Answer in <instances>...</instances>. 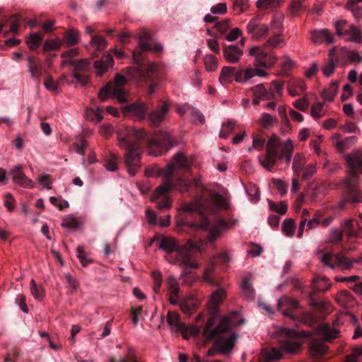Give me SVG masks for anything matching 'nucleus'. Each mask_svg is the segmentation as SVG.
Wrapping results in <instances>:
<instances>
[{"label": "nucleus", "mask_w": 362, "mask_h": 362, "mask_svg": "<svg viewBox=\"0 0 362 362\" xmlns=\"http://www.w3.org/2000/svg\"><path fill=\"white\" fill-rule=\"evenodd\" d=\"M76 252H78L76 257H78L83 267H86L88 264L93 262L92 259H87L86 257H84L83 246H78V247H76Z\"/></svg>", "instance_id": "680f3d73"}, {"label": "nucleus", "mask_w": 362, "mask_h": 362, "mask_svg": "<svg viewBox=\"0 0 362 362\" xmlns=\"http://www.w3.org/2000/svg\"><path fill=\"white\" fill-rule=\"evenodd\" d=\"M357 141V136H346L343 139H340L335 143V146L337 150L339 151H343L351 147L353 144H354Z\"/></svg>", "instance_id": "e433bc0d"}, {"label": "nucleus", "mask_w": 362, "mask_h": 362, "mask_svg": "<svg viewBox=\"0 0 362 362\" xmlns=\"http://www.w3.org/2000/svg\"><path fill=\"white\" fill-rule=\"evenodd\" d=\"M266 88H272L274 90V98H276L277 96L281 95L282 91V83L280 82H277L276 81H274L272 84L264 83Z\"/></svg>", "instance_id": "052dcab7"}, {"label": "nucleus", "mask_w": 362, "mask_h": 362, "mask_svg": "<svg viewBox=\"0 0 362 362\" xmlns=\"http://www.w3.org/2000/svg\"><path fill=\"white\" fill-rule=\"evenodd\" d=\"M251 91L255 96L253 100V105H259V101L269 100L274 98V90L272 87L266 88L264 83H259L251 88Z\"/></svg>", "instance_id": "2eb2a0df"}, {"label": "nucleus", "mask_w": 362, "mask_h": 362, "mask_svg": "<svg viewBox=\"0 0 362 362\" xmlns=\"http://www.w3.org/2000/svg\"><path fill=\"white\" fill-rule=\"evenodd\" d=\"M281 334L287 338V340H285L283 344H281V347H283L286 351L288 354H293L299 349V344L291 341V339H296L297 336H298L295 330L288 328H283V329H281Z\"/></svg>", "instance_id": "f3484780"}, {"label": "nucleus", "mask_w": 362, "mask_h": 362, "mask_svg": "<svg viewBox=\"0 0 362 362\" xmlns=\"http://www.w3.org/2000/svg\"><path fill=\"white\" fill-rule=\"evenodd\" d=\"M62 66H71L74 67V74L72 76L83 86H86L89 83L90 78L86 74H81L78 71L81 72H89L90 69V62L88 59H83L78 60L74 59H64L62 62Z\"/></svg>", "instance_id": "f8f14e48"}, {"label": "nucleus", "mask_w": 362, "mask_h": 362, "mask_svg": "<svg viewBox=\"0 0 362 362\" xmlns=\"http://www.w3.org/2000/svg\"><path fill=\"white\" fill-rule=\"evenodd\" d=\"M247 33L251 35L252 38L255 40H263L267 36L269 28L266 24H261L258 19L254 18L247 25Z\"/></svg>", "instance_id": "4468645a"}, {"label": "nucleus", "mask_w": 362, "mask_h": 362, "mask_svg": "<svg viewBox=\"0 0 362 362\" xmlns=\"http://www.w3.org/2000/svg\"><path fill=\"white\" fill-rule=\"evenodd\" d=\"M343 230L340 228H335L329 232L328 243L331 244H337L342 241Z\"/></svg>", "instance_id": "49530a36"}, {"label": "nucleus", "mask_w": 362, "mask_h": 362, "mask_svg": "<svg viewBox=\"0 0 362 362\" xmlns=\"http://www.w3.org/2000/svg\"><path fill=\"white\" fill-rule=\"evenodd\" d=\"M236 72V68L233 66L223 67L221 74H219V81L221 84H226L233 79V75Z\"/></svg>", "instance_id": "72a5a7b5"}, {"label": "nucleus", "mask_w": 362, "mask_h": 362, "mask_svg": "<svg viewBox=\"0 0 362 362\" xmlns=\"http://www.w3.org/2000/svg\"><path fill=\"white\" fill-rule=\"evenodd\" d=\"M328 350V346L320 340H313L310 343L309 351L310 356L314 358H319L324 356Z\"/></svg>", "instance_id": "a878e982"}, {"label": "nucleus", "mask_w": 362, "mask_h": 362, "mask_svg": "<svg viewBox=\"0 0 362 362\" xmlns=\"http://www.w3.org/2000/svg\"><path fill=\"white\" fill-rule=\"evenodd\" d=\"M166 320L168 325L173 327L175 332H181L184 336H185L187 327L185 326V324L182 323L177 313L168 311Z\"/></svg>", "instance_id": "412c9836"}, {"label": "nucleus", "mask_w": 362, "mask_h": 362, "mask_svg": "<svg viewBox=\"0 0 362 362\" xmlns=\"http://www.w3.org/2000/svg\"><path fill=\"white\" fill-rule=\"evenodd\" d=\"M346 160L350 169V175L342 182V199L339 203L341 209L346 208V203L357 204L362 202V191L358 187V173L362 174V152L358 151L347 154Z\"/></svg>", "instance_id": "39448f33"}, {"label": "nucleus", "mask_w": 362, "mask_h": 362, "mask_svg": "<svg viewBox=\"0 0 362 362\" xmlns=\"http://www.w3.org/2000/svg\"><path fill=\"white\" fill-rule=\"evenodd\" d=\"M249 54L255 57V66L269 69L274 65L276 57L273 54H267L262 51V48L254 47L249 51Z\"/></svg>", "instance_id": "ddd939ff"}, {"label": "nucleus", "mask_w": 362, "mask_h": 362, "mask_svg": "<svg viewBox=\"0 0 362 362\" xmlns=\"http://www.w3.org/2000/svg\"><path fill=\"white\" fill-rule=\"evenodd\" d=\"M87 119L93 122H100L103 119L101 110H89L87 112Z\"/></svg>", "instance_id": "4d7b16f0"}, {"label": "nucleus", "mask_w": 362, "mask_h": 362, "mask_svg": "<svg viewBox=\"0 0 362 362\" xmlns=\"http://www.w3.org/2000/svg\"><path fill=\"white\" fill-rule=\"evenodd\" d=\"M284 40L280 34H274L273 36L267 39L264 43V47L267 49H276L280 47Z\"/></svg>", "instance_id": "ea45409f"}, {"label": "nucleus", "mask_w": 362, "mask_h": 362, "mask_svg": "<svg viewBox=\"0 0 362 362\" xmlns=\"http://www.w3.org/2000/svg\"><path fill=\"white\" fill-rule=\"evenodd\" d=\"M126 84L127 78L119 74H116L114 81H110L101 88L98 92V98L101 102H104L106 98L112 97L117 99L120 103H127L128 92L124 87Z\"/></svg>", "instance_id": "1a4fd4ad"}, {"label": "nucleus", "mask_w": 362, "mask_h": 362, "mask_svg": "<svg viewBox=\"0 0 362 362\" xmlns=\"http://www.w3.org/2000/svg\"><path fill=\"white\" fill-rule=\"evenodd\" d=\"M104 167L109 171H115L118 167V158L114 154H110L105 160Z\"/></svg>", "instance_id": "8fccbe9b"}, {"label": "nucleus", "mask_w": 362, "mask_h": 362, "mask_svg": "<svg viewBox=\"0 0 362 362\" xmlns=\"http://www.w3.org/2000/svg\"><path fill=\"white\" fill-rule=\"evenodd\" d=\"M159 248L167 252L168 254L175 252L177 261L185 267L186 269L197 268V263L192 260V255L189 249L187 247H180L174 239L163 238Z\"/></svg>", "instance_id": "6e6552de"}, {"label": "nucleus", "mask_w": 362, "mask_h": 362, "mask_svg": "<svg viewBox=\"0 0 362 362\" xmlns=\"http://www.w3.org/2000/svg\"><path fill=\"white\" fill-rule=\"evenodd\" d=\"M187 168L189 167V161L182 153H178L173 157V163L167 165L164 168H159L156 166L145 170L146 176H164L165 181L163 185L156 187V193L158 195L168 193L170 190L175 189L182 192L188 191L190 184L188 181L182 177L173 178L175 167Z\"/></svg>", "instance_id": "20e7f679"}, {"label": "nucleus", "mask_w": 362, "mask_h": 362, "mask_svg": "<svg viewBox=\"0 0 362 362\" xmlns=\"http://www.w3.org/2000/svg\"><path fill=\"white\" fill-rule=\"evenodd\" d=\"M265 144V138L259 135L255 134L253 137V148L255 149L262 150L264 145Z\"/></svg>", "instance_id": "774afa93"}, {"label": "nucleus", "mask_w": 362, "mask_h": 362, "mask_svg": "<svg viewBox=\"0 0 362 362\" xmlns=\"http://www.w3.org/2000/svg\"><path fill=\"white\" fill-rule=\"evenodd\" d=\"M204 67L207 71L212 72L218 66V59L212 54H207L204 57Z\"/></svg>", "instance_id": "79ce46f5"}, {"label": "nucleus", "mask_w": 362, "mask_h": 362, "mask_svg": "<svg viewBox=\"0 0 362 362\" xmlns=\"http://www.w3.org/2000/svg\"><path fill=\"white\" fill-rule=\"evenodd\" d=\"M278 310L284 315V316L293 320L292 312L299 308L298 301L291 299L289 297L284 296L277 303Z\"/></svg>", "instance_id": "dca6fc26"}, {"label": "nucleus", "mask_w": 362, "mask_h": 362, "mask_svg": "<svg viewBox=\"0 0 362 362\" xmlns=\"http://www.w3.org/2000/svg\"><path fill=\"white\" fill-rule=\"evenodd\" d=\"M148 110V107L144 103H134L123 107L124 113L136 117L139 119H145Z\"/></svg>", "instance_id": "a211bd4d"}, {"label": "nucleus", "mask_w": 362, "mask_h": 362, "mask_svg": "<svg viewBox=\"0 0 362 362\" xmlns=\"http://www.w3.org/2000/svg\"><path fill=\"white\" fill-rule=\"evenodd\" d=\"M321 262L332 269L339 267L343 270L350 269L353 267L354 263H362V255L359 256L358 258L349 259L344 256L341 252L335 255H332L330 252H325L321 257Z\"/></svg>", "instance_id": "9d476101"}, {"label": "nucleus", "mask_w": 362, "mask_h": 362, "mask_svg": "<svg viewBox=\"0 0 362 362\" xmlns=\"http://www.w3.org/2000/svg\"><path fill=\"white\" fill-rule=\"evenodd\" d=\"M78 33L75 30H68L64 33L63 40L60 38L47 40L43 45L45 52L57 50L61 48L62 45L67 47L76 45L78 42Z\"/></svg>", "instance_id": "9b49d317"}, {"label": "nucleus", "mask_w": 362, "mask_h": 362, "mask_svg": "<svg viewBox=\"0 0 362 362\" xmlns=\"http://www.w3.org/2000/svg\"><path fill=\"white\" fill-rule=\"evenodd\" d=\"M182 312L186 315H192L193 311L196 309V303H194L192 299L184 300L179 303Z\"/></svg>", "instance_id": "37998d69"}, {"label": "nucleus", "mask_w": 362, "mask_h": 362, "mask_svg": "<svg viewBox=\"0 0 362 362\" xmlns=\"http://www.w3.org/2000/svg\"><path fill=\"white\" fill-rule=\"evenodd\" d=\"M341 37H347L346 40L353 42H361L362 40L361 33L356 27L346 31Z\"/></svg>", "instance_id": "58836bf2"}, {"label": "nucleus", "mask_w": 362, "mask_h": 362, "mask_svg": "<svg viewBox=\"0 0 362 362\" xmlns=\"http://www.w3.org/2000/svg\"><path fill=\"white\" fill-rule=\"evenodd\" d=\"M116 134L118 135L119 146L126 150L124 160L130 176H134L139 170L142 146L148 147L150 154L158 156L162 152L168 151L175 143L167 132H159L152 136L144 129L124 124L119 125Z\"/></svg>", "instance_id": "f257e3e1"}, {"label": "nucleus", "mask_w": 362, "mask_h": 362, "mask_svg": "<svg viewBox=\"0 0 362 362\" xmlns=\"http://www.w3.org/2000/svg\"><path fill=\"white\" fill-rule=\"evenodd\" d=\"M166 320L168 325L173 327L175 332H181L184 336H185L187 327L185 326V324L182 323L177 313L168 311Z\"/></svg>", "instance_id": "aec40b11"}, {"label": "nucleus", "mask_w": 362, "mask_h": 362, "mask_svg": "<svg viewBox=\"0 0 362 362\" xmlns=\"http://www.w3.org/2000/svg\"><path fill=\"white\" fill-rule=\"evenodd\" d=\"M267 202H269V209L281 215L285 214L288 210V206L286 205L284 202H281L279 205L269 199Z\"/></svg>", "instance_id": "603ef678"}, {"label": "nucleus", "mask_w": 362, "mask_h": 362, "mask_svg": "<svg viewBox=\"0 0 362 362\" xmlns=\"http://www.w3.org/2000/svg\"><path fill=\"white\" fill-rule=\"evenodd\" d=\"M78 53V48H70L66 51L62 52L61 54V57L64 58V60H72V59L76 57Z\"/></svg>", "instance_id": "0e129e2a"}, {"label": "nucleus", "mask_w": 362, "mask_h": 362, "mask_svg": "<svg viewBox=\"0 0 362 362\" xmlns=\"http://www.w3.org/2000/svg\"><path fill=\"white\" fill-rule=\"evenodd\" d=\"M107 362H139L134 349L129 347L127 349V354L125 357L117 359L115 357L109 358Z\"/></svg>", "instance_id": "4c0bfd02"}, {"label": "nucleus", "mask_w": 362, "mask_h": 362, "mask_svg": "<svg viewBox=\"0 0 362 362\" xmlns=\"http://www.w3.org/2000/svg\"><path fill=\"white\" fill-rule=\"evenodd\" d=\"M322 334L325 341L331 342L339 336V331L329 326H325L322 329Z\"/></svg>", "instance_id": "c03bdc74"}, {"label": "nucleus", "mask_w": 362, "mask_h": 362, "mask_svg": "<svg viewBox=\"0 0 362 362\" xmlns=\"http://www.w3.org/2000/svg\"><path fill=\"white\" fill-rule=\"evenodd\" d=\"M311 40L315 44L332 43V36L328 30H313L310 33Z\"/></svg>", "instance_id": "bb28decb"}, {"label": "nucleus", "mask_w": 362, "mask_h": 362, "mask_svg": "<svg viewBox=\"0 0 362 362\" xmlns=\"http://www.w3.org/2000/svg\"><path fill=\"white\" fill-rule=\"evenodd\" d=\"M44 37V32L40 31L38 33H32L30 36L27 39L28 47L32 50H35L39 47Z\"/></svg>", "instance_id": "f704fd0d"}, {"label": "nucleus", "mask_w": 362, "mask_h": 362, "mask_svg": "<svg viewBox=\"0 0 362 362\" xmlns=\"http://www.w3.org/2000/svg\"><path fill=\"white\" fill-rule=\"evenodd\" d=\"M281 357V354L277 349H274L271 354H267L259 358V362H274V360H280Z\"/></svg>", "instance_id": "864d4df0"}, {"label": "nucleus", "mask_w": 362, "mask_h": 362, "mask_svg": "<svg viewBox=\"0 0 362 362\" xmlns=\"http://www.w3.org/2000/svg\"><path fill=\"white\" fill-rule=\"evenodd\" d=\"M211 199L215 206L219 209L228 211L229 209L228 200L223 197L219 192L211 194Z\"/></svg>", "instance_id": "c9c22d12"}, {"label": "nucleus", "mask_w": 362, "mask_h": 362, "mask_svg": "<svg viewBox=\"0 0 362 362\" xmlns=\"http://www.w3.org/2000/svg\"><path fill=\"white\" fill-rule=\"evenodd\" d=\"M246 76L247 78H252L255 76H267V73L260 69L248 68L246 69Z\"/></svg>", "instance_id": "69168bd1"}, {"label": "nucleus", "mask_w": 362, "mask_h": 362, "mask_svg": "<svg viewBox=\"0 0 362 362\" xmlns=\"http://www.w3.org/2000/svg\"><path fill=\"white\" fill-rule=\"evenodd\" d=\"M28 69L31 78L40 83V76L42 75V64L35 57H28Z\"/></svg>", "instance_id": "393cba45"}, {"label": "nucleus", "mask_w": 362, "mask_h": 362, "mask_svg": "<svg viewBox=\"0 0 362 362\" xmlns=\"http://www.w3.org/2000/svg\"><path fill=\"white\" fill-rule=\"evenodd\" d=\"M13 181L23 187H32L33 182L25 176L21 166H16L11 170Z\"/></svg>", "instance_id": "b1692460"}, {"label": "nucleus", "mask_w": 362, "mask_h": 362, "mask_svg": "<svg viewBox=\"0 0 362 362\" xmlns=\"http://www.w3.org/2000/svg\"><path fill=\"white\" fill-rule=\"evenodd\" d=\"M30 291L33 297L38 300L43 299L45 293L42 286H38L34 279L30 281Z\"/></svg>", "instance_id": "a19ab883"}, {"label": "nucleus", "mask_w": 362, "mask_h": 362, "mask_svg": "<svg viewBox=\"0 0 362 362\" xmlns=\"http://www.w3.org/2000/svg\"><path fill=\"white\" fill-rule=\"evenodd\" d=\"M64 279L66 280L68 288H70L71 294H73L76 291L77 288H78V281L73 279L71 274H69L64 275Z\"/></svg>", "instance_id": "6e6d98bb"}, {"label": "nucleus", "mask_w": 362, "mask_h": 362, "mask_svg": "<svg viewBox=\"0 0 362 362\" xmlns=\"http://www.w3.org/2000/svg\"><path fill=\"white\" fill-rule=\"evenodd\" d=\"M293 105H294L295 108L299 111H306L309 106V101H308L306 98H300L294 101V103H293Z\"/></svg>", "instance_id": "e2e57ef3"}, {"label": "nucleus", "mask_w": 362, "mask_h": 362, "mask_svg": "<svg viewBox=\"0 0 362 362\" xmlns=\"http://www.w3.org/2000/svg\"><path fill=\"white\" fill-rule=\"evenodd\" d=\"M168 192L164 193L163 194L158 195L155 192L154 195L151 197V201L153 202H156L157 209L160 211H165L167 209H170L171 202L168 197L165 196Z\"/></svg>", "instance_id": "c756f323"}, {"label": "nucleus", "mask_w": 362, "mask_h": 362, "mask_svg": "<svg viewBox=\"0 0 362 362\" xmlns=\"http://www.w3.org/2000/svg\"><path fill=\"white\" fill-rule=\"evenodd\" d=\"M189 114H191L192 122L196 124L202 125L204 122V117L199 110L194 108L189 109Z\"/></svg>", "instance_id": "5fc2aeb1"}, {"label": "nucleus", "mask_w": 362, "mask_h": 362, "mask_svg": "<svg viewBox=\"0 0 362 362\" xmlns=\"http://www.w3.org/2000/svg\"><path fill=\"white\" fill-rule=\"evenodd\" d=\"M168 284L170 285V289L171 290L170 296L178 298L180 293V288L175 286V279L173 276H170L168 278Z\"/></svg>", "instance_id": "13d9d810"}, {"label": "nucleus", "mask_w": 362, "mask_h": 362, "mask_svg": "<svg viewBox=\"0 0 362 362\" xmlns=\"http://www.w3.org/2000/svg\"><path fill=\"white\" fill-rule=\"evenodd\" d=\"M177 226L194 238L201 240L199 237L200 234L203 232L206 233L208 241L214 243L217 239L221 229H225L228 226V223L225 219H219L217 221V225L210 226V221L206 218H203L202 222L200 223L197 222H191L189 221L188 217L185 216L182 220L177 221Z\"/></svg>", "instance_id": "423d86ee"}, {"label": "nucleus", "mask_w": 362, "mask_h": 362, "mask_svg": "<svg viewBox=\"0 0 362 362\" xmlns=\"http://www.w3.org/2000/svg\"><path fill=\"white\" fill-rule=\"evenodd\" d=\"M337 301L346 307L353 306L354 297L349 291L343 290L339 292L338 296H337Z\"/></svg>", "instance_id": "473e14b6"}, {"label": "nucleus", "mask_w": 362, "mask_h": 362, "mask_svg": "<svg viewBox=\"0 0 362 362\" xmlns=\"http://www.w3.org/2000/svg\"><path fill=\"white\" fill-rule=\"evenodd\" d=\"M225 298L226 291L221 288H218L211 293L210 311L212 315H215L218 312V306Z\"/></svg>", "instance_id": "cd10ccee"}, {"label": "nucleus", "mask_w": 362, "mask_h": 362, "mask_svg": "<svg viewBox=\"0 0 362 362\" xmlns=\"http://www.w3.org/2000/svg\"><path fill=\"white\" fill-rule=\"evenodd\" d=\"M305 164V161L302 155L296 154L293 159L292 168L295 173H298L303 170V167Z\"/></svg>", "instance_id": "3c124183"}, {"label": "nucleus", "mask_w": 362, "mask_h": 362, "mask_svg": "<svg viewBox=\"0 0 362 362\" xmlns=\"http://www.w3.org/2000/svg\"><path fill=\"white\" fill-rule=\"evenodd\" d=\"M243 54V51L238 45L223 46V56L229 63H237Z\"/></svg>", "instance_id": "6ab92c4d"}, {"label": "nucleus", "mask_w": 362, "mask_h": 362, "mask_svg": "<svg viewBox=\"0 0 362 362\" xmlns=\"http://www.w3.org/2000/svg\"><path fill=\"white\" fill-rule=\"evenodd\" d=\"M241 286H243V291L245 298H246L249 300H254L255 291L254 288H252L251 284H250L248 279H243V285H241Z\"/></svg>", "instance_id": "a18cd8bd"}, {"label": "nucleus", "mask_w": 362, "mask_h": 362, "mask_svg": "<svg viewBox=\"0 0 362 362\" xmlns=\"http://www.w3.org/2000/svg\"><path fill=\"white\" fill-rule=\"evenodd\" d=\"M113 66V58L111 54H107L102 59L96 60L94 62V68L96 69V74L101 76L103 74L107 71L109 68Z\"/></svg>", "instance_id": "5701e85b"}, {"label": "nucleus", "mask_w": 362, "mask_h": 362, "mask_svg": "<svg viewBox=\"0 0 362 362\" xmlns=\"http://www.w3.org/2000/svg\"><path fill=\"white\" fill-rule=\"evenodd\" d=\"M343 232H346L349 237H357L361 233V228L358 225V222L354 219H347L344 222Z\"/></svg>", "instance_id": "c85d7f7f"}, {"label": "nucleus", "mask_w": 362, "mask_h": 362, "mask_svg": "<svg viewBox=\"0 0 362 362\" xmlns=\"http://www.w3.org/2000/svg\"><path fill=\"white\" fill-rule=\"evenodd\" d=\"M280 139L276 135L273 134L267 143L266 157L262 163L264 168L271 170L276 164L278 160L284 158L286 163L291 162L293 149L292 141H285L281 146V148H280Z\"/></svg>", "instance_id": "0eeeda50"}, {"label": "nucleus", "mask_w": 362, "mask_h": 362, "mask_svg": "<svg viewBox=\"0 0 362 362\" xmlns=\"http://www.w3.org/2000/svg\"><path fill=\"white\" fill-rule=\"evenodd\" d=\"M355 28L353 25H349L346 21L340 20L335 23L336 33L339 36H342L346 31Z\"/></svg>", "instance_id": "09e8293b"}, {"label": "nucleus", "mask_w": 362, "mask_h": 362, "mask_svg": "<svg viewBox=\"0 0 362 362\" xmlns=\"http://www.w3.org/2000/svg\"><path fill=\"white\" fill-rule=\"evenodd\" d=\"M152 277H153V279H154V284H153V289H154V291L156 293H159L161 282H163V279H161V274L158 272H153Z\"/></svg>", "instance_id": "bf43d9fd"}, {"label": "nucleus", "mask_w": 362, "mask_h": 362, "mask_svg": "<svg viewBox=\"0 0 362 362\" xmlns=\"http://www.w3.org/2000/svg\"><path fill=\"white\" fill-rule=\"evenodd\" d=\"M168 111V105L166 103H163L160 108L149 113L148 117V122L154 126H158L164 119Z\"/></svg>", "instance_id": "4be33fe9"}, {"label": "nucleus", "mask_w": 362, "mask_h": 362, "mask_svg": "<svg viewBox=\"0 0 362 362\" xmlns=\"http://www.w3.org/2000/svg\"><path fill=\"white\" fill-rule=\"evenodd\" d=\"M281 230L286 235L293 236L295 232V222L291 218L284 219L283 225H281Z\"/></svg>", "instance_id": "de8ad7c7"}, {"label": "nucleus", "mask_w": 362, "mask_h": 362, "mask_svg": "<svg viewBox=\"0 0 362 362\" xmlns=\"http://www.w3.org/2000/svg\"><path fill=\"white\" fill-rule=\"evenodd\" d=\"M90 45L93 49H95V50L101 52L107 46V42L105 40L104 37H102L98 34H95L90 37Z\"/></svg>", "instance_id": "2f4dec72"}, {"label": "nucleus", "mask_w": 362, "mask_h": 362, "mask_svg": "<svg viewBox=\"0 0 362 362\" xmlns=\"http://www.w3.org/2000/svg\"><path fill=\"white\" fill-rule=\"evenodd\" d=\"M230 19L226 18L223 21H218L216 23L215 27L217 28V30L221 33H224L227 30H228L230 28Z\"/></svg>", "instance_id": "338daca9"}, {"label": "nucleus", "mask_w": 362, "mask_h": 362, "mask_svg": "<svg viewBox=\"0 0 362 362\" xmlns=\"http://www.w3.org/2000/svg\"><path fill=\"white\" fill-rule=\"evenodd\" d=\"M305 90L306 86L303 80L293 81L288 87V94L292 97L300 95V93L305 92Z\"/></svg>", "instance_id": "7c9ffc66"}, {"label": "nucleus", "mask_w": 362, "mask_h": 362, "mask_svg": "<svg viewBox=\"0 0 362 362\" xmlns=\"http://www.w3.org/2000/svg\"><path fill=\"white\" fill-rule=\"evenodd\" d=\"M237 315L233 312L232 315L222 318L221 322L214 327V317L208 319L206 326L204 328L203 334L207 340L216 339L214 344V349L208 350V356H212L215 353L219 351L222 354H229L233 350L237 335L235 333L230 334L228 337L225 335L230 332L231 327L243 324L244 320L236 322L233 317Z\"/></svg>", "instance_id": "7ed1b4c3"}, {"label": "nucleus", "mask_w": 362, "mask_h": 362, "mask_svg": "<svg viewBox=\"0 0 362 362\" xmlns=\"http://www.w3.org/2000/svg\"><path fill=\"white\" fill-rule=\"evenodd\" d=\"M139 46L141 51H134L133 58L137 66L127 69V75L146 82L148 84V93L151 95L155 93L158 84V79L163 75V71L158 65L152 62L145 63L142 60L141 52H160L163 47L153 40L148 31L142 30L139 34Z\"/></svg>", "instance_id": "f03ea898"}]
</instances>
